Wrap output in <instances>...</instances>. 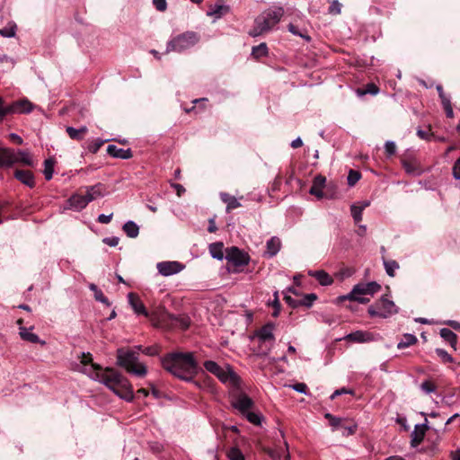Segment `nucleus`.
I'll return each mask as SVG.
<instances>
[{"instance_id":"1","label":"nucleus","mask_w":460,"mask_h":460,"mask_svg":"<svg viewBox=\"0 0 460 460\" xmlns=\"http://www.w3.org/2000/svg\"><path fill=\"white\" fill-rule=\"evenodd\" d=\"M81 357V363L83 365L87 366L90 364V367L85 368L84 372L87 373L92 379L105 385L115 394L127 402L133 400L134 394L132 386L128 380L120 373L110 367L102 369L100 365L93 363V358L90 353L85 354L83 352Z\"/></svg>"},{"instance_id":"2","label":"nucleus","mask_w":460,"mask_h":460,"mask_svg":"<svg viewBox=\"0 0 460 460\" xmlns=\"http://www.w3.org/2000/svg\"><path fill=\"white\" fill-rule=\"evenodd\" d=\"M163 367L174 376L191 381L198 373V363L191 352H173L161 360Z\"/></svg>"},{"instance_id":"3","label":"nucleus","mask_w":460,"mask_h":460,"mask_svg":"<svg viewBox=\"0 0 460 460\" xmlns=\"http://www.w3.org/2000/svg\"><path fill=\"white\" fill-rule=\"evenodd\" d=\"M284 13L285 11L282 6L273 5L268 8L256 17L250 35L257 37L271 31L280 22Z\"/></svg>"},{"instance_id":"4","label":"nucleus","mask_w":460,"mask_h":460,"mask_svg":"<svg viewBox=\"0 0 460 460\" xmlns=\"http://www.w3.org/2000/svg\"><path fill=\"white\" fill-rule=\"evenodd\" d=\"M137 351L135 349L120 348L117 349V364L124 367L128 373L137 376H146L147 370L144 364L137 362Z\"/></svg>"},{"instance_id":"5","label":"nucleus","mask_w":460,"mask_h":460,"mask_svg":"<svg viewBox=\"0 0 460 460\" xmlns=\"http://www.w3.org/2000/svg\"><path fill=\"white\" fill-rule=\"evenodd\" d=\"M151 322L156 327L163 329H181L186 330L190 324V317L187 315H173L166 312H162L157 316H151Z\"/></svg>"},{"instance_id":"6","label":"nucleus","mask_w":460,"mask_h":460,"mask_svg":"<svg viewBox=\"0 0 460 460\" xmlns=\"http://www.w3.org/2000/svg\"><path fill=\"white\" fill-rule=\"evenodd\" d=\"M199 41V36L194 31H186L172 37L166 44L165 53H182L194 47Z\"/></svg>"},{"instance_id":"7","label":"nucleus","mask_w":460,"mask_h":460,"mask_svg":"<svg viewBox=\"0 0 460 460\" xmlns=\"http://www.w3.org/2000/svg\"><path fill=\"white\" fill-rule=\"evenodd\" d=\"M226 260L229 271L239 272L249 264L251 257L243 250L236 246H231L226 249Z\"/></svg>"},{"instance_id":"8","label":"nucleus","mask_w":460,"mask_h":460,"mask_svg":"<svg viewBox=\"0 0 460 460\" xmlns=\"http://www.w3.org/2000/svg\"><path fill=\"white\" fill-rule=\"evenodd\" d=\"M284 296L286 302L294 308L298 306L310 307L317 299L315 294L303 295L298 292V289H287V292H284Z\"/></svg>"},{"instance_id":"9","label":"nucleus","mask_w":460,"mask_h":460,"mask_svg":"<svg viewBox=\"0 0 460 460\" xmlns=\"http://www.w3.org/2000/svg\"><path fill=\"white\" fill-rule=\"evenodd\" d=\"M397 312L394 303L388 298V295H385L375 306L368 308V314L371 316L387 317L388 315Z\"/></svg>"},{"instance_id":"10","label":"nucleus","mask_w":460,"mask_h":460,"mask_svg":"<svg viewBox=\"0 0 460 460\" xmlns=\"http://www.w3.org/2000/svg\"><path fill=\"white\" fill-rule=\"evenodd\" d=\"M377 289H351V292L347 296H341L337 298L338 303H342L346 300L350 302H358L366 304L370 301Z\"/></svg>"},{"instance_id":"11","label":"nucleus","mask_w":460,"mask_h":460,"mask_svg":"<svg viewBox=\"0 0 460 460\" xmlns=\"http://www.w3.org/2000/svg\"><path fill=\"white\" fill-rule=\"evenodd\" d=\"M232 405L243 415L252 409L254 402L246 394L239 392L233 395Z\"/></svg>"},{"instance_id":"12","label":"nucleus","mask_w":460,"mask_h":460,"mask_svg":"<svg viewBox=\"0 0 460 460\" xmlns=\"http://www.w3.org/2000/svg\"><path fill=\"white\" fill-rule=\"evenodd\" d=\"M128 304L130 305L131 308L133 309L134 313L137 315H144L146 317H149L151 319V316H157L156 314H149L146 306L144 305L143 302L141 301L140 297L136 295L135 293H128Z\"/></svg>"},{"instance_id":"13","label":"nucleus","mask_w":460,"mask_h":460,"mask_svg":"<svg viewBox=\"0 0 460 460\" xmlns=\"http://www.w3.org/2000/svg\"><path fill=\"white\" fill-rule=\"evenodd\" d=\"M158 272L163 276H171L180 272L183 265L178 261H161L156 264Z\"/></svg>"},{"instance_id":"14","label":"nucleus","mask_w":460,"mask_h":460,"mask_svg":"<svg viewBox=\"0 0 460 460\" xmlns=\"http://www.w3.org/2000/svg\"><path fill=\"white\" fill-rule=\"evenodd\" d=\"M274 328L275 325L273 323H267L256 332L261 344L270 342V346H272L275 340L273 334Z\"/></svg>"},{"instance_id":"15","label":"nucleus","mask_w":460,"mask_h":460,"mask_svg":"<svg viewBox=\"0 0 460 460\" xmlns=\"http://www.w3.org/2000/svg\"><path fill=\"white\" fill-rule=\"evenodd\" d=\"M33 110V104L27 99L13 102L9 104L11 114L30 113Z\"/></svg>"},{"instance_id":"16","label":"nucleus","mask_w":460,"mask_h":460,"mask_svg":"<svg viewBox=\"0 0 460 460\" xmlns=\"http://www.w3.org/2000/svg\"><path fill=\"white\" fill-rule=\"evenodd\" d=\"M345 340L358 343L370 342L375 341V335L367 331H356L349 333Z\"/></svg>"},{"instance_id":"17","label":"nucleus","mask_w":460,"mask_h":460,"mask_svg":"<svg viewBox=\"0 0 460 460\" xmlns=\"http://www.w3.org/2000/svg\"><path fill=\"white\" fill-rule=\"evenodd\" d=\"M15 159L13 149L0 146V168L14 165Z\"/></svg>"},{"instance_id":"18","label":"nucleus","mask_w":460,"mask_h":460,"mask_svg":"<svg viewBox=\"0 0 460 460\" xmlns=\"http://www.w3.org/2000/svg\"><path fill=\"white\" fill-rule=\"evenodd\" d=\"M216 376L224 384L229 383L237 385L239 383V376L230 367L226 369L222 367Z\"/></svg>"},{"instance_id":"19","label":"nucleus","mask_w":460,"mask_h":460,"mask_svg":"<svg viewBox=\"0 0 460 460\" xmlns=\"http://www.w3.org/2000/svg\"><path fill=\"white\" fill-rule=\"evenodd\" d=\"M427 429H428V425L426 423H424L422 425H416L414 427V430L411 434V447H415L422 442Z\"/></svg>"},{"instance_id":"20","label":"nucleus","mask_w":460,"mask_h":460,"mask_svg":"<svg viewBox=\"0 0 460 460\" xmlns=\"http://www.w3.org/2000/svg\"><path fill=\"white\" fill-rule=\"evenodd\" d=\"M326 182L325 177L317 175L313 181V185L310 188L309 193L315 196L317 199L323 198V188Z\"/></svg>"},{"instance_id":"21","label":"nucleus","mask_w":460,"mask_h":460,"mask_svg":"<svg viewBox=\"0 0 460 460\" xmlns=\"http://www.w3.org/2000/svg\"><path fill=\"white\" fill-rule=\"evenodd\" d=\"M107 153L112 157L120 159H129L133 155L131 149L119 148L115 145H109L107 147Z\"/></svg>"},{"instance_id":"22","label":"nucleus","mask_w":460,"mask_h":460,"mask_svg":"<svg viewBox=\"0 0 460 460\" xmlns=\"http://www.w3.org/2000/svg\"><path fill=\"white\" fill-rule=\"evenodd\" d=\"M281 242L279 238L273 236L266 243L265 255L269 258L274 257L280 250Z\"/></svg>"},{"instance_id":"23","label":"nucleus","mask_w":460,"mask_h":460,"mask_svg":"<svg viewBox=\"0 0 460 460\" xmlns=\"http://www.w3.org/2000/svg\"><path fill=\"white\" fill-rule=\"evenodd\" d=\"M209 254L213 259L222 261L226 259V250L222 242L212 243L208 245Z\"/></svg>"},{"instance_id":"24","label":"nucleus","mask_w":460,"mask_h":460,"mask_svg":"<svg viewBox=\"0 0 460 460\" xmlns=\"http://www.w3.org/2000/svg\"><path fill=\"white\" fill-rule=\"evenodd\" d=\"M68 203L69 208L75 211H80L88 205L85 198H84L81 194L72 195L68 199Z\"/></svg>"},{"instance_id":"25","label":"nucleus","mask_w":460,"mask_h":460,"mask_svg":"<svg viewBox=\"0 0 460 460\" xmlns=\"http://www.w3.org/2000/svg\"><path fill=\"white\" fill-rule=\"evenodd\" d=\"M309 275L315 278L321 286L327 287L333 283L332 277L324 270L309 271Z\"/></svg>"},{"instance_id":"26","label":"nucleus","mask_w":460,"mask_h":460,"mask_svg":"<svg viewBox=\"0 0 460 460\" xmlns=\"http://www.w3.org/2000/svg\"><path fill=\"white\" fill-rule=\"evenodd\" d=\"M66 132L71 139L80 141L84 138L85 134L88 132V128L86 126H82L79 128L68 126L66 128Z\"/></svg>"},{"instance_id":"27","label":"nucleus","mask_w":460,"mask_h":460,"mask_svg":"<svg viewBox=\"0 0 460 460\" xmlns=\"http://www.w3.org/2000/svg\"><path fill=\"white\" fill-rule=\"evenodd\" d=\"M14 176L17 180L29 187H33L35 184L33 174L30 171L16 170Z\"/></svg>"},{"instance_id":"28","label":"nucleus","mask_w":460,"mask_h":460,"mask_svg":"<svg viewBox=\"0 0 460 460\" xmlns=\"http://www.w3.org/2000/svg\"><path fill=\"white\" fill-rule=\"evenodd\" d=\"M220 199L226 205L227 212L241 207V203L237 199L226 192H221Z\"/></svg>"},{"instance_id":"29","label":"nucleus","mask_w":460,"mask_h":460,"mask_svg":"<svg viewBox=\"0 0 460 460\" xmlns=\"http://www.w3.org/2000/svg\"><path fill=\"white\" fill-rule=\"evenodd\" d=\"M102 196V193L100 184L86 187V193L83 195V197L85 198L87 204Z\"/></svg>"},{"instance_id":"30","label":"nucleus","mask_w":460,"mask_h":460,"mask_svg":"<svg viewBox=\"0 0 460 460\" xmlns=\"http://www.w3.org/2000/svg\"><path fill=\"white\" fill-rule=\"evenodd\" d=\"M439 334L441 338L448 342L454 349H456L457 336L454 332L447 328H442L439 332Z\"/></svg>"},{"instance_id":"31","label":"nucleus","mask_w":460,"mask_h":460,"mask_svg":"<svg viewBox=\"0 0 460 460\" xmlns=\"http://www.w3.org/2000/svg\"><path fill=\"white\" fill-rule=\"evenodd\" d=\"M14 156H15V164H22L23 165L32 166L33 165V160L27 151L19 150L17 152L14 151Z\"/></svg>"},{"instance_id":"32","label":"nucleus","mask_w":460,"mask_h":460,"mask_svg":"<svg viewBox=\"0 0 460 460\" xmlns=\"http://www.w3.org/2000/svg\"><path fill=\"white\" fill-rule=\"evenodd\" d=\"M122 229L129 238H136L139 234L138 226L132 220L127 221L123 225Z\"/></svg>"},{"instance_id":"33","label":"nucleus","mask_w":460,"mask_h":460,"mask_svg":"<svg viewBox=\"0 0 460 460\" xmlns=\"http://www.w3.org/2000/svg\"><path fill=\"white\" fill-rule=\"evenodd\" d=\"M417 341L418 339L415 335L406 333L403 335L402 341L397 344V348L399 349H402L415 344Z\"/></svg>"},{"instance_id":"34","label":"nucleus","mask_w":460,"mask_h":460,"mask_svg":"<svg viewBox=\"0 0 460 460\" xmlns=\"http://www.w3.org/2000/svg\"><path fill=\"white\" fill-rule=\"evenodd\" d=\"M20 336L22 340L30 341L31 343L40 342V338L37 334L31 332L25 327H20Z\"/></svg>"},{"instance_id":"35","label":"nucleus","mask_w":460,"mask_h":460,"mask_svg":"<svg viewBox=\"0 0 460 460\" xmlns=\"http://www.w3.org/2000/svg\"><path fill=\"white\" fill-rule=\"evenodd\" d=\"M268 55V47L266 43H261L254 46L252 49V56L255 58H260Z\"/></svg>"},{"instance_id":"36","label":"nucleus","mask_w":460,"mask_h":460,"mask_svg":"<svg viewBox=\"0 0 460 460\" xmlns=\"http://www.w3.org/2000/svg\"><path fill=\"white\" fill-rule=\"evenodd\" d=\"M420 388L423 393H425L427 394L435 393L437 391V385L430 379L424 380L420 384Z\"/></svg>"},{"instance_id":"37","label":"nucleus","mask_w":460,"mask_h":460,"mask_svg":"<svg viewBox=\"0 0 460 460\" xmlns=\"http://www.w3.org/2000/svg\"><path fill=\"white\" fill-rule=\"evenodd\" d=\"M243 416H244L252 424L259 426L261 423L262 417L258 412L251 411L250 410L249 411L243 413Z\"/></svg>"},{"instance_id":"38","label":"nucleus","mask_w":460,"mask_h":460,"mask_svg":"<svg viewBox=\"0 0 460 460\" xmlns=\"http://www.w3.org/2000/svg\"><path fill=\"white\" fill-rule=\"evenodd\" d=\"M384 266L390 277H394L395 270L399 268V264L394 260H384Z\"/></svg>"},{"instance_id":"39","label":"nucleus","mask_w":460,"mask_h":460,"mask_svg":"<svg viewBox=\"0 0 460 460\" xmlns=\"http://www.w3.org/2000/svg\"><path fill=\"white\" fill-rule=\"evenodd\" d=\"M44 175L47 181H49L53 177L54 172V162L51 159H47L44 162Z\"/></svg>"},{"instance_id":"40","label":"nucleus","mask_w":460,"mask_h":460,"mask_svg":"<svg viewBox=\"0 0 460 460\" xmlns=\"http://www.w3.org/2000/svg\"><path fill=\"white\" fill-rule=\"evenodd\" d=\"M204 367L205 369L213 374L214 376H217L219 372V370L222 368L217 362L213 360H207L204 362Z\"/></svg>"},{"instance_id":"41","label":"nucleus","mask_w":460,"mask_h":460,"mask_svg":"<svg viewBox=\"0 0 460 460\" xmlns=\"http://www.w3.org/2000/svg\"><path fill=\"white\" fill-rule=\"evenodd\" d=\"M354 273V270L352 268L344 267L341 268L335 273V277L341 281L351 277Z\"/></svg>"},{"instance_id":"42","label":"nucleus","mask_w":460,"mask_h":460,"mask_svg":"<svg viewBox=\"0 0 460 460\" xmlns=\"http://www.w3.org/2000/svg\"><path fill=\"white\" fill-rule=\"evenodd\" d=\"M379 92L378 87L374 84H367L365 90L358 89L357 93L358 96H363L367 93L376 95Z\"/></svg>"},{"instance_id":"43","label":"nucleus","mask_w":460,"mask_h":460,"mask_svg":"<svg viewBox=\"0 0 460 460\" xmlns=\"http://www.w3.org/2000/svg\"><path fill=\"white\" fill-rule=\"evenodd\" d=\"M351 215L356 223H358L362 220V212L364 210V207H359L357 205H352L350 208Z\"/></svg>"},{"instance_id":"44","label":"nucleus","mask_w":460,"mask_h":460,"mask_svg":"<svg viewBox=\"0 0 460 460\" xmlns=\"http://www.w3.org/2000/svg\"><path fill=\"white\" fill-rule=\"evenodd\" d=\"M229 460H244V456L237 447H232L227 453Z\"/></svg>"},{"instance_id":"45","label":"nucleus","mask_w":460,"mask_h":460,"mask_svg":"<svg viewBox=\"0 0 460 460\" xmlns=\"http://www.w3.org/2000/svg\"><path fill=\"white\" fill-rule=\"evenodd\" d=\"M325 418L330 420V425L334 429H341L343 427V420L332 416L331 413H326Z\"/></svg>"},{"instance_id":"46","label":"nucleus","mask_w":460,"mask_h":460,"mask_svg":"<svg viewBox=\"0 0 460 460\" xmlns=\"http://www.w3.org/2000/svg\"><path fill=\"white\" fill-rule=\"evenodd\" d=\"M435 351H436L437 355L442 359L443 362L452 363L454 361L452 356L450 354H448L447 351H446L445 349H436Z\"/></svg>"},{"instance_id":"47","label":"nucleus","mask_w":460,"mask_h":460,"mask_svg":"<svg viewBox=\"0 0 460 460\" xmlns=\"http://www.w3.org/2000/svg\"><path fill=\"white\" fill-rule=\"evenodd\" d=\"M109 139H106V140H102L100 138H96L94 139L88 146V149L91 153L93 154H95L99 151V149L101 148V146H102V144L106 141H108Z\"/></svg>"},{"instance_id":"48","label":"nucleus","mask_w":460,"mask_h":460,"mask_svg":"<svg viewBox=\"0 0 460 460\" xmlns=\"http://www.w3.org/2000/svg\"><path fill=\"white\" fill-rule=\"evenodd\" d=\"M16 31V26L12 25L10 27H5L3 29H0V35L4 38H12L14 37Z\"/></svg>"},{"instance_id":"49","label":"nucleus","mask_w":460,"mask_h":460,"mask_svg":"<svg viewBox=\"0 0 460 460\" xmlns=\"http://www.w3.org/2000/svg\"><path fill=\"white\" fill-rule=\"evenodd\" d=\"M0 62L5 64L6 70H11L15 66L14 59L13 58H11V57L6 56V55H1L0 56Z\"/></svg>"},{"instance_id":"50","label":"nucleus","mask_w":460,"mask_h":460,"mask_svg":"<svg viewBox=\"0 0 460 460\" xmlns=\"http://www.w3.org/2000/svg\"><path fill=\"white\" fill-rule=\"evenodd\" d=\"M360 179V173L357 171L350 170L348 175V184L353 186Z\"/></svg>"},{"instance_id":"51","label":"nucleus","mask_w":460,"mask_h":460,"mask_svg":"<svg viewBox=\"0 0 460 460\" xmlns=\"http://www.w3.org/2000/svg\"><path fill=\"white\" fill-rule=\"evenodd\" d=\"M341 429H342V435L343 436L353 435L356 432V430H357V425L353 424V425L348 426L343 421V427H341Z\"/></svg>"},{"instance_id":"52","label":"nucleus","mask_w":460,"mask_h":460,"mask_svg":"<svg viewBox=\"0 0 460 460\" xmlns=\"http://www.w3.org/2000/svg\"><path fill=\"white\" fill-rule=\"evenodd\" d=\"M94 290V297L97 301L102 302V304L106 305L107 306H110L111 304L108 300V298L103 295L101 289H93Z\"/></svg>"},{"instance_id":"53","label":"nucleus","mask_w":460,"mask_h":460,"mask_svg":"<svg viewBox=\"0 0 460 460\" xmlns=\"http://www.w3.org/2000/svg\"><path fill=\"white\" fill-rule=\"evenodd\" d=\"M8 114H11L9 111V104L5 105L3 98L0 97V121H2Z\"/></svg>"},{"instance_id":"54","label":"nucleus","mask_w":460,"mask_h":460,"mask_svg":"<svg viewBox=\"0 0 460 460\" xmlns=\"http://www.w3.org/2000/svg\"><path fill=\"white\" fill-rule=\"evenodd\" d=\"M159 351H160V348L157 345L146 347L142 350V352L147 356L158 355Z\"/></svg>"},{"instance_id":"55","label":"nucleus","mask_w":460,"mask_h":460,"mask_svg":"<svg viewBox=\"0 0 460 460\" xmlns=\"http://www.w3.org/2000/svg\"><path fill=\"white\" fill-rule=\"evenodd\" d=\"M385 150L389 156L394 155L396 152L395 143L394 141H387L385 144Z\"/></svg>"},{"instance_id":"56","label":"nucleus","mask_w":460,"mask_h":460,"mask_svg":"<svg viewBox=\"0 0 460 460\" xmlns=\"http://www.w3.org/2000/svg\"><path fill=\"white\" fill-rule=\"evenodd\" d=\"M417 135L420 138L428 141L430 140L433 136V134L430 132V128H429L428 130L419 128L417 130Z\"/></svg>"},{"instance_id":"57","label":"nucleus","mask_w":460,"mask_h":460,"mask_svg":"<svg viewBox=\"0 0 460 460\" xmlns=\"http://www.w3.org/2000/svg\"><path fill=\"white\" fill-rule=\"evenodd\" d=\"M102 242L111 247H116L119 244V238L117 236L105 237Z\"/></svg>"},{"instance_id":"58","label":"nucleus","mask_w":460,"mask_h":460,"mask_svg":"<svg viewBox=\"0 0 460 460\" xmlns=\"http://www.w3.org/2000/svg\"><path fill=\"white\" fill-rule=\"evenodd\" d=\"M153 4L155 6V8L160 12H164L166 10V0H153Z\"/></svg>"},{"instance_id":"59","label":"nucleus","mask_w":460,"mask_h":460,"mask_svg":"<svg viewBox=\"0 0 460 460\" xmlns=\"http://www.w3.org/2000/svg\"><path fill=\"white\" fill-rule=\"evenodd\" d=\"M341 4L337 0H334L329 7V12L331 13L338 14L341 13Z\"/></svg>"},{"instance_id":"60","label":"nucleus","mask_w":460,"mask_h":460,"mask_svg":"<svg viewBox=\"0 0 460 460\" xmlns=\"http://www.w3.org/2000/svg\"><path fill=\"white\" fill-rule=\"evenodd\" d=\"M453 176L456 180H460V157L456 161L453 166Z\"/></svg>"},{"instance_id":"61","label":"nucleus","mask_w":460,"mask_h":460,"mask_svg":"<svg viewBox=\"0 0 460 460\" xmlns=\"http://www.w3.org/2000/svg\"><path fill=\"white\" fill-rule=\"evenodd\" d=\"M439 98L441 99L442 105H446V102H450V99L445 94L443 87L441 85L437 86Z\"/></svg>"},{"instance_id":"62","label":"nucleus","mask_w":460,"mask_h":460,"mask_svg":"<svg viewBox=\"0 0 460 460\" xmlns=\"http://www.w3.org/2000/svg\"><path fill=\"white\" fill-rule=\"evenodd\" d=\"M293 389L300 394H306L307 385L305 383H297L293 385Z\"/></svg>"},{"instance_id":"63","label":"nucleus","mask_w":460,"mask_h":460,"mask_svg":"<svg viewBox=\"0 0 460 460\" xmlns=\"http://www.w3.org/2000/svg\"><path fill=\"white\" fill-rule=\"evenodd\" d=\"M112 216H113L112 214H110V215L101 214L98 217V222L101 224H109L112 219Z\"/></svg>"},{"instance_id":"64","label":"nucleus","mask_w":460,"mask_h":460,"mask_svg":"<svg viewBox=\"0 0 460 460\" xmlns=\"http://www.w3.org/2000/svg\"><path fill=\"white\" fill-rule=\"evenodd\" d=\"M222 10H223V6L216 5L213 9H211L209 12H208V15H215L217 17H219L222 14Z\"/></svg>"}]
</instances>
